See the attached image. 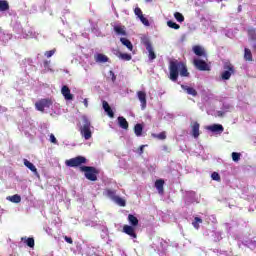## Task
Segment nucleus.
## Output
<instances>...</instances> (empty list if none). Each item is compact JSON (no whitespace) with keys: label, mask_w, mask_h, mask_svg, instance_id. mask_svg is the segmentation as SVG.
Masks as SVG:
<instances>
[{"label":"nucleus","mask_w":256,"mask_h":256,"mask_svg":"<svg viewBox=\"0 0 256 256\" xmlns=\"http://www.w3.org/2000/svg\"><path fill=\"white\" fill-rule=\"evenodd\" d=\"M169 79L173 81V83H177L180 77H189V70L187 69V64L183 61L172 60L169 62Z\"/></svg>","instance_id":"obj_1"},{"label":"nucleus","mask_w":256,"mask_h":256,"mask_svg":"<svg viewBox=\"0 0 256 256\" xmlns=\"http://www.w3.org/2000/svg\"><path fill=\"white\" fill-rule=\"evenodd\" d=\"M91 121L86 116L82 117V124H80L79 132L86 141H89L93 137V132H91Z\"/></svg>","instance_id":"obj_2"},{"label":"nucleus","mask_w":256,"mask_h":256,"mask_svg":"<svg viewBox=\"0 0 256 256\" xmlns=\"http://www.w3.org/2000/svg\"><path fill=\"white\" fill-rule=\"evenodd\" d=\"M80 171L84 173L88 181H97V175H99V170L93 166H80Z\"/></svg>","instance_id":"obj_3"},{"label":"nucleus","mask_w":256,"mask_h":256,"mask_svg":"<svg viewBox=\"0 0 256 256\" xmlns=\"http://www.w3.org/2000/svg\"><path fill=\"white\" fill-rule=\"evenodd\" d=\"M87 158L84 156H77L65 161L66 167H81V165H86Z\"/></svg>","instance_id":"obj_4"},{"label":"nucleus","mask_w":256,"mask_h":256,"mask_svg":"<svg viewBox=\"0 0 256 256\" xmlns=\"http://www.w3.org/2000/svg\"><path fill=\"white\" fill-rule=\"evenodd\" d=\"M225 71L222 72L221 77L224 81H229L231 79V76L235 73V66L231 64V62H226L224 64Z\"/></svg>","instance_id":"obj_5"},{"label":"nucleus","mask_w":256,"mask_h":256,"mask_svg":"<svg viewBox=\"0 0 256 256\" xmlns=\"http://www.w3.org/2000/svg\"><path fill=\"white\" fill-rule=\"evenodd\" d=\"M51 105H53V101L49 98L41 99L35 103L37 111H41V113H44L45 109H49Z\"/></svg>","instance_id":"obj_6"},{"label":"nucleus","mask_w":256,"mask_h":256,"mask_svg":"<svg viewBox=\"0 0 256 256\" xmlns=\"http://www.w3.org/2000/svg\"><path fill=\"white\" fill-rule=\"evenodd\" d=\"M194 66L198 71H211V67L207 62H205V60L194 59Z\"/></svg>","instance_id":"obj_7"},{"label":"nucleus","mask_w":256,"mask_h":256,"mask_svg":"<svg viewBox=\"0 0 256 256\" xmlns=\"http://www.w3.org/2000/svg\"><path fill=\"white\" fill-rule=\"evenodd\" d=\"M143 45L149 53L148 54L149 59L151 61H153L154 59H157V55L155 54V51L153 50V45L151 44V41L146 39L143 41Z\"/></svg>","instance_id":"obj_8"},{"label":"nucleus","mask_w":256,"mask_h":256,"mask_svg":"<svg viewBox=\"0 0 256 256\" xmlns=\"http://www.w3.org/2000/svg\"><path fill=\"white\" fill-rule=\"evenodd\" d=\"M137 97L141 103V109L144 110L147 108V93L145 91H138Z\"/></svg>","instance_id":"obj_9"},{"label":"nucleus","mask_w":256,"mask_h":256,"mask_svg":"<svg viewBox=\"0 0 256 256\" xmlns=\"http://www.w3.org/2000/svg\"><path fill=\"white\" fill-rule=\"evenodd\" d=\"M61 94L66 101H73V94H71V89H69V86L64 85L61 89Z\"/></svg>","instance_id":"obj_10"},{"label":"nucleus","mask_w":256,"mask_h":256,"mask_svg":"<svg viewBox=\"0 0 256 256\" xmlns=\"http://www.w3.org/2000/svg\"><path fill=\"white\" fill-rule=\"evenodd\" d=\"M123 233H125L126 235H129L133 239H137V233H135V228L133 226L124 225Z\"/></svg>","instance_id":"obj_11"},{"label":"nucleus","mask_w":256,"mask_h":256,"mask_svg":"<svg viewBox=\"0 0 256 256\" xmlns=\"http://www.w3.org/2000/svg\"><path fill=\"white\" fill-rule=\"evenodd\" d=\"M181 89H183V91H185L188 95H192V97H197V90H195V88L182 84Z\"/></svg>","instance_id":"obj_12"},{"label":"nucleus","mask_w":256,"mask_h":256,"mask_svg":"<svg viewBox=\"0 0 256 256\" xmlns=\"http://www.w3.org/2000/svg\"><path fill=\"white\" fill-rule=\"evenodd\" d=\"M193 52L198 57H207V54L205 53V49H203V47H201L199 45H196L193 47Z\"/></svg>","instance_id":"obj_13"},{"label":"nucleus","mask_w":256,"mask_h":256,"mask_svg":"<svg viewBox=\"0 0 256 256\" xmlns=\"http://www.w3.org/2000/svg\"><path fill=\"white\" fill-rule=\"evenodd\" d=\"M96 63H108L109 57L105 54L98 53L94 56Z\"/></svg>","instance_id":"obj_14"},{"label":"nucleus","mask_w":256,"mask_h":256,"mask_svg":"<svg viewBox=\"0 0 256 256\" xmlns=\"http://www.w3.org/2000/svg\"><path fill=\"white\" fill-rule=\"evenodd\" d=\"M118 125L121 127V129H129V122H127V119H125L123 116L118 117Z\"/></svg>","instance_id":"obj_15"},{"label":"nucleus","mask_w":256,"mask_h":256,"mask_svg":"<svg viewBox=\"0 0 256 256\" xmlns=\"http://www.w3.org/2000/svg\"><path fill=\"white\" fill-rule=\"evenodd\" d=\"M208 129H209V131H212V133H217V132L223 133V131H224L223 125H221V124L211 125L208 127Z\"/></svg>","instance_id":"obj_16"},{"label":"nucleus","mask_w":256,"mask_h":256,"mask_svg":"<svg viewBox=\"0 0 256 256\" xmlns=\"http://www.w3.org/2000/svg\"><path fill=\"white\" fill-rule=\"evenodd\" d=\"M199 127H200L199 122H194V123L192 124V135H193V137H194L195 139H197V138L199 137V135H200V133H199Z\"/></svg>","instance_id":"obj_17"},{"label":"nucleus","mask_w":256,"mask_h":256,"mask_svg":"<svg viewBox=\"0 0 256 256\" xmlns=\"http://www.w3.org/2000/svg\"><path fill=\"white\" fill-rule=\"evenodd\" d=\"M128 221L132 227H137V225H139V219H137L133 214L128 215Z\"/></svg>","instance_id":"obj_18"},{"label":"nucleus","mask_w":256,"mask_h":256,"mask_svg":"<svg viewBox=\"0 0 256 256\" xmlns=\"http://www.w3.org/2000/svg\"><path fill=\"white\" fill-rule=\"evenodd\" d=\"M120 41L122 43V45H124L125 47H127V49H129V51H133V44L131 43V41L127 38H120Z\"/></svg>","instance_id":"obj_19"},{"label":"nucleus","mask_w":256,"mask_h":256,"mask_svg":"<svg viewBox=\"0 0 256 256\" xmlns=\"http://www.w3.org/2000/svg\"><path fill=\"white\" fill-rule=\"evenodd\" d=\"M163 185H165V180L158 179L155 182V187L158 190V193H163Z\"/></svg>","instance_id":"obj_20"},{"label":"nucleus","mask_w":256,"mask_h":256,"mask_svg":"<svg viewBox=\"0 0 256 256\" xmlns=\"http://www.w3.org/2000/svg\"><path fill=\"white\" fill-rule=\"evenodd\" d=\"M134 133H135L136 137H141V135H143V125L136 124L134 126Z\"/></svg>","instance_id":"obj_21"},{"label":"nucleus","mask_w":256,"mask_h":256,"mask_svg":"<svg viewBox=\"0 0 256 256\" xmlns=\"http://www.w3.org/2000/svg\"><path fill=\"white\" fill-rule=\"evenodd\" d=\"M24 165H25V167L30 169V171H32V173H37V168L29 160L24 159Z\"/></svg>","instance_id":"obj_22"},{"label":"nucleus","mask_w":256,"mask_h":256,"mask_svg":"<svg viewBox=\"0 0 256 256\" xmlns=\"http://www.w3.org/2000/svg\"><path fill=\"white\" fill-rule=\"evenodd\" d=\"M244 59L245 61H253V54L249 48L244 49Z\"/></svg>","instance_id":"obj_23"},{"label":"nucleus","mask_w":256,"mask_h":256,"mask_svg":"<svg viewBox=\"0 0 256 256\" xmlns=\"http://www.w3.org/2000/svg\"><path fill=\"white\" fill-rule=\"evenodd\" d=\"M114 31L117 33V35H127V32L125 31V26H114Z\"/></svg>","instance_id":"obj_24"},{"label":"nucleus","mask_w":256,"mask_h":256,"mask_svg":"<svg viewBox=\"0 0 256 256\" xmlns=\"http://www.w3.org/2000/svg\"><path fill=\"white\" fill-rule=\"evenodd\" d=\"M152 137H154V139H159L160 141H165V139H167V133L163 131L159 134H152Z\"/></svg>","instance_id":"obj_25"},{"label":"nucleus","mask_w":256,"mask_h":256,"mask_svg":"<svg viewBox=\"0 0 256 256\" xmlns=\"http://www.w3.org/2000/svg\"><path fill=\"white\" fill-rule=\"evenodd\" d=\"M106 195H107V197H109V199L114 201L116 199V197H117V191L111 190V189H107L106 190Z\"/></svg>","instance_id":"obj_26"},{"label":"nucleus","mask_w":256,"mask_h":256,"mask_svg":"<svg viewBox=\"0 0 256 256\" xmlns=\"http://www.w3.org/2000/svg\"><path fill=\"white\" fill-rule=\"evenodd\" d=\"M248 37L251 39V41H254L256 43V29L255 28L248 29Z\"/></svg>","instance_id":"obj_27"},{"label":"nucleus","mask_w":256,"mask_h":256,"mask_svg":"<svg viewBox=\"0 0 256 256\" xmlns=\"http://www.w3.org/2000/svg\"><path fill=\"white\" fill-rule=\"evenodd\" d=\"M114 203H116V205H119V207H125V205H127V202L125 201V199L117 196L116 199L113 200Z\"/></svg>","instance_id":"obj_28"},{"label":"nucleus","mask_w":256,"mask_h":256,"mask_svg":"<svg viewBox=\"0 0 256 256\" xmlns=\"http://www.w3.org/2000/svg\"><path fill=\"white\" fill-rule=\"evenodd\" d=\"M0 11H9V2L0 0Z\"/></svg>","instance_id":"obj_29"},{"label":"nucleus","mask_w":256,"mask_h":256,"mask_svg":"<svg viewBox=\"0 0 256 256\" xmlns=\"http://www.w3.org/2000/svg\"><path fill=\"white\" fill-rule=\"evenodd\" d=\"M119 59H122V61H131L132 57L131 54H127V53H119L118 54Z\"/></svg>","instance_id":"obj_30"},{"label":"nucleus","mask_w":256,"mask_h":256,"mask_svg":"<svg viewBox=\"0 0 256 256\" xmlns=\"http://www.w3.org/2000/svg\"><path fill=\"white\" fill-rule=\"evenodd\" d=\"M25 239V243L28 247H30L31 249H33V247H35V239L34 238H22Z\"/></svg>","instance_id":"obj_31"},{"label":"nucleus","mask_w":256,"mask_h":256,"mask_svg":"<svg viewBox=\"0 0 256 256\" xmlns=\"http://www.w3.org/2000/svg\"><path fill=\"white\" fill-rule=\"evenodd\" d=\"M174 17H175L176 21H178V23H183V21H185V16H183V14H181V12H175Z\"/></svg>","instance_id":"obj_32"},{"label":"nucleus","mask_w":256,"mask_h":256,"mask_svg":"<svg viewBox=\"0 0 256 256\" xmlns=\"http://www.w3.org/2000/svg\"><path fill=\"white\" fill-rule=\"evenodd\" d=\"M11 203H21V196L19 194H15L9 198Z\"/></svg>","instance_id":"obj_33"},{"label":"nucleus","mask_w":256,"mask_h":256,"mask_svg":"<svg viewBox=\"0 0 256 256\" xmlns=\"http://www.w3.org/2000/svg\"><path fill=\"white\" fill-rule=\"evenodd\" d=\"M199 223H203V219H201L199 217H195L194 221L192 222L194 229H199V227H200Z\"/></svg>","instance_id":"obj_34"},{"label":"nucleus","mask_w":256,"mask_h":256,"mask_svg":"<svg viewBox=\"0 0 256 256\" xmlns=\"http://www.w3.org/2000/svg\"><path fill=\"white\" fill-rule=\"evenodd\" d=\"M167 25H168V27H170V29H181V26L179 25V24H177V23H175V22H173V21H171V20H169L168 22H167Z\"/></svg>","instance_id":"obj_35"},{"label":"nucleus","mask_w":256,"mask_h":256,"mask_svg":"<svg viewBox=\"0 0 256 256\" xmlns=\"http://www.w3.org/2000/svg\"><path fill=\"white\" fill-rule=\"evenodd\" d=\"M239 159H241V153L233 152L232 153V161H235V163H237V161H239Z\"/></svg>","instance_id":"obj_36"},{"label":"nucleus","mask_w":256,"mask_h":256,"mask_svg":"<svg viewBox=\"0 0 256 256\" xmlns=\"http://www.w3.org/2000/svg\"><path fill=\"white\" fill-rule=\"evenodd\" d=\"M104 111H105V113H107L108 117H110L111 119H113V117H115V112H113V109H111V106Z\"/></svg>","instance_id":"obj_37"},{"label":"nucleus","mask_w":256,"mask_h":256,"mask_svg":"<svg viewBox=\"0 0 256 256\" xmlns=\"http://www.w3.org/2000/svg\"><path fill=\"white\" fill-rule=\"evenodd\" d=\"M211 178L213 179V181H221V176L217 172H213Z\"/></svg>","instance_id":"obj_38"},{"label":"nucleus","mask_w":256,"mask_h":256,"mask_svg":"<svg viewBox=\"0 0 256 256\" xmlns=\"http://www.w3.org/2000/svg\"><path fill=\"white\" fill-rule=\"evenodd\" d=\"M141 23H143V25H146V27H149V20L147 18H145V16H140L139 17Z\"/></svg>","instance_id":"obj_39"},{"label":"nucleus","mask_w":256,"mask_h":256,"mask_svg":"<svg viewBox=\"0 0 256 256\" xmlns=\"http://www.w3.org/2000/svg\"><path fill=\"white\" fill-rule=\"evenodd\" d=\"M134 13L139 18L143 16V11H141V8H135Z\"/></svg>","instance_id":"obj_40"},{"label":"nucleus","mask_w":256,"mask_h":256,"mask_svg":"<svg viewBox=\"0 0 256 256\" xmlns=\"http://www.w3.org/2000/svg\"><path fill=\"white\" fill-rule=\"evenodd\" d=\"M109 75L112 79V82L115 83V81H117V76L115 75V72H113V70H110Z\"/></svg>","instance_id":"obj_41"},{"label":"nucleus","mask_w":256,"mask_h":256,"mask_svg":"<svg viewBox=\"0 0 256 256\" xmlns=\"http://www.w3.org/2000/svg\"><path fill=\"white\" fill-rule=\"evenodd\" d=\"M55 55V50H50L45 52V56L49 59Z\"/></svg>","instance_id":"obj_42"},{"label":"nucleus","mask_w":256,"mask_h":256,"mask_svg":"<svg viewBox=\"0 0 256 256\" xmlns=\"http://www.w3.org/2000/svg\"><path fill=\"white\" fill-rule=\"evenodd\" d=\"M102 107H103V109L105 111V110L109 109L111 106H109V102L108 101L103 100L102 101Z\"/></svg>","instance_id":"obj_43"},{"label":"nucleus","mask_w":256,"mask_h":256,"mask_svg":"<svg viewBox=\"0 0 256 256\" xmlns=\"http://www.w3.org/2000/svg\"><path fill=\"white\" fill-rule=\"evenodd\" d=\"M64 240L66 241V243H69V245H73V238L65 236Z\"/></svg>","instance_id":"obj_44"},{"label":"nucleus","mask_w":256,"mask_h":256,"mask_svg":"<svg viewBox=\"0 0 256 256\" xmlns=\"http://www.w3.org/2000/svg\"><path fill=\"white\" fill-rule=\"evenodd\" d=\"M50 141H51V143L57 144V138L55 137L54 134L50 135Z\"/></svg>","instance_id":"obj_45"},{"label":"nucleus","mask_w":256,"mask_h":256,"mask_svg":"<svg viewBox=\"0 0 256 256\" xmlns=\"http://www.w3.org/2000/svg\"><path fill=\"white\" fill-rule=\"evenodd\" d=\"M83 103L85 107H89V100H87V98L83 100Z\"/></svg>","instance_id":"obj_46"},{"label":"nucleus","mask_w":256,"mask_h":256,"mask_svg":"<svg viewBox=\"0 0 256 256\" xmlns=\"http://www.w3.org/2000/svg\"><path fill=\"white\" fill-rule=\"evenodd\" d=\"M144 149H145V145H141L140 148H139L140 155H143Z\"/></svg>","instance_id":"obj_47"},{"label":"nucleus","mask_w":256,"mask_h":256,"mask_svg":"<svg viewBox=\"0 0 256 256\" xmlns=\"http://www.w3.org/2000/svg\"><path fill=\"white\" fill-rule=\"evenodd\" d=\"M223 115H225V112H223V111H218V117H223Z\"/></svg>","instance_id":"obj_48"},{"label":"nucleus","mask_w":256,"mask_h":256,"mask_svg":"<svg viewBox=\"0 0 256 256\" xmlns=\"http://www.w3.org/2000/svg\"><path fill=\"white\" fill-rule=\"evenodd\" d=\"M238 11H241V6L238 7Z\"/></svg>","instance_id":"obj_49"},{"label":"nucleus","mask_w":256,"mask_h":256,"mask_svg":"<svg viewBox=\"0 0 256 256\" xmlns=\"http://www.w3.org/2000/svg\"><path fill=\"white\" fill-rule=\"evenodd\" d=\"M146 1H148V2H149V1H151V0H146Z\"/></svg>","instance_id":"obj_50"},{"label":"nucleus","mask_w":256,"mask_h":256,"mask_svg":"<svg viewBox=\"0 0 256 256\" xmlns=\"http://www.w3.org/2000/svg\"><path fill=\"white\" fill-rule=\"evenodd\" d=\"M218 1H220V2H221V1H223V0H218Z\"/></svg>","instance_id":"obj_51"}]
</instances>
